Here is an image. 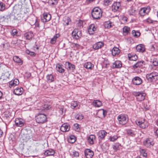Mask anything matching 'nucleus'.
Wrapping results in <instances>:
<instances>
[{"instance_id":"nucleus-48","label":"nucleus","mask_w":158,"mask_h":158,"mask_svg":"<svg viewBox=\"0 0 158 158\" xmlns=\"http://www.w3.org/2000/svg\"><path fill=\"white\" fill-rule=\"evenodd\" d=\"M49 106L47 104H44V105L41 106L40 110L42 111H46L49 109Z\"/></svg>"},{"instance_id":"nucleus-51","label":"nucleus","mask_w":158,"mask_h":158,"mask_svg":"<svg viewBox=\"0 0 158 158\" xmlns=\"http://www.w3.org/2000/svg\"><path fill=\"white\" fill-rule=\"evenodd\" d=\"M49 3L52 5H56L58 3V0H49Z\"/></svg>"},{"instance_id":"nucleus-34","label":"nucleus","mask_w":158,"mask_h":158,"mask_svg":"<svg viewBox=\"0 0 158 158\" xmlns=\"http://www.w3.org/2000/svg\"><path fill=\"white\" fill-rule=\"evenodd\" d=\"M60 35L59 34H57L55 35L54 37L52 38L50 40V43L52 44H55L56 41V40L60 37Z\"/></svg>"},{"instance_id":"nucleus-31","label":"nucleus","mask_w":158,"mask_h":158,"mask_svg":"<svg viewBox=\"0 0 158 158\" xmlns=\"http://www.w3.org/2000/svg\"><path fill=\"white\" fill-rule=\"evenodd\" d=\"M93 104L94 107H99L102 105V103L100 100H96L93 101Z\"/></svg>"},{"instance_id":"nucleus-59","label":"nucleus","mask_w":158,"mask_h":158,"mask_svg":"<svg viewBox=\"0 0 158 158\" xmlns=\"http://www.w3.org/2000/svg\"><path fill=\"white\" fill-rule=\"evenodd\" d=\"M27 54L32 56H35V53L33 52H27Z\"/></svg>"},{"instance_id":"nucleus-41","label":"nucleus","mask_w":158,"mask_h":158,"mask_svg":"<svg viewBox=\"0 0 158 158\" xmlns=\"http://www.w3.org/2000/svg\"><path fill=\"white\" fill-rule=\"evenodd\" d=\"M47 80L48 82L50 83L54 81V78L52 74H49L47 76Z\"/></svg>"},{"instance_id":"nucleus-24","label":"nucleus","mask_w":158,"mask_h":158,"mask_svg":"<svg viewBox=\"0 0 158 158\" xmlns=\"http://www.w3.org/2000/svg\"><path fill=\"white\" fill-rule=\"evenodd\" d=\"M23 89L22 87H18L15 89L14 91V93L17 95H20L23 93Z\"/></svg>"},{"instance_id":"nucleus-56","label":"nucleus","mask_w":158,"mask_h":158,"mask_svg":"<svg viewBox=\"0 0 158 158\" xmlns=\"http://www.w3.org/2000/svg\"><path fill=\"white\" fill-rule=\"evenodd\" d=\"M82 24H83L82 21L80 20H79L78 21V22L77 23L78 26L79 27L81 28V27H83Z\"/></svg>"},{"instance_id":"nucleus-4","label":"nucleus","mask_w":158,"mask_h":158,"mask_svg":"<svg viewBox=\"0 0 158 158\" xmlns=\"http://www.w3.org/2000/svg\"><path fill=\"white\" fill-rule=\"evenodd\" d=\"M37 123H44L47 121V117L44 113H39L35 117Z\"/></svg>"},{"instance_id":"nucleus-35","label":"nucleus","mask_w":158,"mask_h":158,"mask_svg":"<svg viewBox=\"0 0 158 158\" xmlns=\"http://www.w3.org/2000/svg\"><path fill=\"white\" fill-rule=\"evenodd\" d=\"M13 60L15 62L17 63L20 64L21 65L23 64V61L18 56H14L13 57Z\"/></svg>"},{"instance_id":"nucleus-52","label":"nucleus","mask_w":158,"mask_h":158,"mask_svg":"<svg viewBox=\"0 0 158 158\" xmlns=\"http://www.w3.org/2000/svg\"><path fill=\"white\" fill-rule=\"evenodd\" d=\"M70 155L71 156H73L74 157H77L79 156V153L78 152L74 151L70 153Z\"/></svg>"},{"instance_id":"nucleus-13","label":"nucleus","mask_w":158,"mask_h":158,"mask_svg":"<svg viewBox=\"0 0 158 158\" xmlns=\"http://www.w3.org/2000/svg\"><path fill=\"white\" fill-rule=\"evenodd\" d=\"M121 8L120 3L119 2L114 3L112 6V10L114 12L119 11L121 9Z\"/></svg>"},{"instance_id":"nucleus-15","label":"nucleus","mask_w":158,"mask_h":158,"mask_svg":"<svg viewBox=\"0 0 158 158\" xmlns=\"http://www.w3.org/2000/svg\"><path fill=\"white\" fill-rule=\"evenodd\" d=\"M65 67L68 70L73 71L75 69V66L69 62H66L65 64Z\"/></svg>"},{"instance_id":"nucleus-10","label":"nucleus","mask_w":158,"mask_h":158,"mask_svg":"<svg viewBox=\"0 0 158 158\" xmlns=\"http://www.w3.org/2000/svg\"><path fill=\"white\" fill-rule=\"evenodd\" d=\"M28 17V13L24 12L21 13L18 16V19L22 23H23L26 21Z\"/></svg>"},{"instance_id":"nucleus-49","label":"nucleus","mask_w":158,"mask_h":158,"mask_svg":"<svg viewBox=\"0 0 158 158\" xmlns=\"http://www.w3.org/2000/svg\"><path fill=\"white\" fill-rule=\"evenodd\" d=\"M120 146V144L118 143H117L113 145V149L116 151L119 149V147Z\"/></svg>"},{"instance_id":"nucleus-53","label":"nucleus","mask_w":158,"mask_h":158,"mask_svg":"<svg viewBox=\"0 0 158 158\" xmlns=\"http://www.w3.org/2000/svg\"><path fill=\"white\" fill-rule=\"evenodd\" d=\"M145 21L148 23H153L154 22H155V21H154L152 19L150 18H148L146 19Z\"/></svg>"},{"instance_id":"nucleus-47","label":"nucleus","mask_w":158,"mask_h":158,"mask_svg":"<svg viewBox=\"0 0 158 158\" xmlns=\"http://www.w3.org/2000/svg\"><path fill=\"white\" fill-rule=\"evenodd\" d=\"M58 108L59 109V112L60 114H62L64 113L65 112L66 110L64 108L63 106H59Z\"/></svg>"},{"instance_id":"nucleus-30","label":"nucleus","mask_w":158,"mask_h":158,"mask_svg":"<svg viewBox=\"0 0 158 158\" xmlns=\"http://www.w3.org/2000/svg\"><path fill=\"white\" fill-rule=\"evenodd\" d=\"M136 49L138 52H143L145 51V48L144 45L140 44L137 46Z\"/></svg>"},{"instance_id":"nucleus-19","label":"nucleus","mask_w":158,"mask_h":158,"mask_svg":"<svg viewBox=\"0 0 158 158\" xmlns=\"http://www.w3.org/2000/svg\"><path fill=\"white\" fill-rule=\"evenodd\" d=\"M122 66V62L119 60H116L113 64L112 67L113 68H120Z\"/></svg>"},{"instance_id":"nucleus-55","label":"nucleus","mask_w":158,"mask_h":158,"mask_svg":"<svg viewBox=\"0 0 158 158\" xmlns=\"http://www.w3.org/2000/svg\"><path fill=\"white\" fill-rule=\"evenodd\" d=\"M18 33V32L16 29H13L11 32V34L13 36L16 35Z\"/></svg>"},{"instance_id":"nucleus-57","label":"nucleus","mask_w":158,"mask_h":158,"mask_svg":"<svg viewBox=\"0 0 158 158\" xmlns=\"http://www.w3.org/2000/svg\"><path fill=\"white\" fill-rule=\"evenodd\" d=\"M112 0H105V3L106 5L108 6L111 3Z\"/></svg>"},{"instance_id":"nucleus-5","label":"nucleus","mask_w":158,"mask_h":158,"mask_svg":"<svg viewBox=\"0 0 158 158\" xmlns=\"http://www.w3.org/2000/svg\"><path fill=\"white\" fill-rule=\"evenodd\" d=\"M117 119L120 124L124 125L127 122V116L125 114H122L118 116Z\"/></svg>"},{"instance_id":"nucleus-25","label":"nucleus","mask_w":158,"mask_h":158,"mask_svg":"<svg viewBox=\"0 0 158 158\" xmlns=\"http://www.w3.org/2000/svg\"><path fill=\"white\" fill-rule=\"evenodd\" d=\"M96 28L94 24H91L89 26L88 29V31L90 34H93L96 30Z\"/></svg>"},{"instance_id":"nucleus-1","label":"nucleus","mask_w":158,"mask_h":158,"mask_svg":"<svg viewBox=\"0 0 158 158\" xmlns=\"http://www.w3.org/2000/svg\"><path fill=\"white\" fill-rule=\"evenodd\" d=\"M135 122L137 125L142 129H145L149 125L148 121L144 118H139L136 120Z\"/></svg>"},{"instance_id":"nucleus-32","label":"nucleus","mask_w":158,"mask_h":158,"mask_svg":"<svg viewBox=\"0 0 158 158\" xmlns=\"http://www.w3.org/2000/svg\"><path fill=\"white\" fill-rule=\"evenodd\" d=\"M55 152L52 149H50L46 150L44 153V154L46 156H52L54 154Z\"/></svg>"},{"instance_id":"nucleus-54","label":"nucleus","mask_w":158,"mask_h":158,"mask_svg":"<svg viewBox=\"0 0 158 158\" xmlns=\"http://www.w3.org/2000/svg\"><path fill=\"white\" fill-rule=\"evenodd\" d=\"M99 113L102 114L103 116L105 117L107 111L103 109H101L99 110Z\"/></svg>"},{"instance_id":"nucleus-45","label":"nucleus","mask_w":158,"mask_h":158,"mask_svg":"<svg viewBox=\"0 0 158 158\" xmlns=\"http://www.w3.org/2000/svg\"><path fill=\"white\" fill-rule=\"evenodd\" d=\"M113 24L111 22L108 21L106 22L104 24L105 27L107 28H110L112 27Z\"/></svg>"},{"instance_id":"nucleus-61","label":"nucleus","mask_w":158,"mask_h":158,"mask_svg":"<svg viewBox=\"0 0 158 158\" xmlns=\"http://www.w3.org/2000/svg\"><path fill=\"white\" fill-rule=\"evenodd\" d=\"M122 20L124 21V22L126 23L127 22V18L126 17L123 16L122 18Z\"/></svg>"},{"instance_id":"nucleus-27","label":"nucleus","mask_w":158,"mask_h":158,"mask_svg":"<svg viewBox=\"0 0 158 158\" xmlns=\"http://www.w3.org/2000/svg\"><path fill=\"white\" fill-rule=\"evenodd\" d=\"M120 52V50L117 47H114L112 50V54L113 56H118Z\"/></svg>"},{"instance_id":"nucleus-9","label":"nucleus","mask_w":158,"mask_h":158,"mask_svg":"<svg viewBox=\"0 0 158 158\" xmlns=\"http://www.w3.org/2000/svg\"><path fill=\"white\" fill-rule=\"evenodd\" d=\"M81 31L78 29H75L72 32V36L73 39H78L81 36Z\"/></svg>"},{"instance_id":"nucleus-12","label":"nucleus","mask_w":158,"mask_h":158,"mask_svg":"<svg viewBox=\"0 0 158 158\" xmlns=\"http://www.w3.org/2000/svg\"><path fill=\"white\" fill-rule=\"evenodd\" d=\"M15 123L16 126L22 127L24 125L25 121L21 118H16L15 120Z\"/></svg>"},{"instance_id":"nucleus-44","label":"nucleus","mask_w":158,"mask_h":158,"mask_svg":"<svg viewBox=\"0 0 158 158\" xmlns=\"http://www.w3.org/2000/svg\"><path fill=\"white\" fill-rule=\"evenodd\" d=\"M130 31V28L127 27L125 26L123 29V31L124 34L125 35H128Z\"/></svg>"},{"instance_id":"nucleus-22","label":"nucleus","mask_w":158,"mask_h":158,"mask_svg":"<svg viewBox=\"0 0 158 158\" xmlns=\"http://www.w3.org/2000/svg\"><path fill=\"white\" fill-rule=\"evenodd\" d=\"M70 126L67 123L63 124L60 127V130L63 132L68 131L70 129Z\"/></svg>"},{"instance_id":"nucleus-37","label":"nucleus","mask_w":158,"mask_h":158,"mask_svg":"<svg viewBox=\"0 0 158 158\" xmlns=\"http://www.w3.org/2000/svg\"><path fill=\"white\" fill-rule=\"evenodd\" d=\"M84 67L87 69H91L94 66V65L90 62H87L84 65Z\"/></svg>"},{"instance_id":"nucleus-36","label":"nucleus","mask_w":158,"mask_h":158,"mask_svg":"<svg viewBox=\"0 0 158 158\" xmlns=\"http://www.w3.org/2000/svg\"><path fill=\"white\" fill-rule=\"evenodd\" d=\"M68 140V142L70 143H73L76 140V137L74 135H71L69 136Z\"/></svg>"},{"instance_id":"nucleus-46","label":"nucleus","mask_w":158,"mask_h":158,"mask_svg":"<svg viewBox=\"0 0 158 158\" xmlns=\"http://www.w3.org/2000/svg\"><path fill=\"white\" fill-rule=\"evenodd\" d=\"M120 137L118 136L117 135H114L113 136H110L109 138V140L112 142H114L117 140Z\"/></svg>"},{"instance_id":"nucleus-39","label":"nucleus","mask_w":158,"mask_h":158,"mask_svg":"<svg viewBox=\"0 0 158 158\" xmlns=\"http://www.w3.org/2000/svg\"><path fill=\"white\" fill-rule=\"evenodd\" d=\"M75 118L77 120H81L84 117V115L81 113H77L75 115Z\"/></svg>"},{"instance_id":"nucleus-63","label":"nucleus","mask_w":158,"mask_h":158,"mask_svg":"<svg viewBox=\"0 0 158 158\" xmlns=\"http://www.w3.org/2000/svg\"><path fill=\"white\" fill-rule=\"evenodd\" d=\"M26 74L27 75L25 76V77H26L27 78H29L31 76V74L30 73H27Z\"/></svg>"},{"instance_id":"nucleus-26","label":"nucleus","mask_w":158,"mask_h":158,"mask_svg":"<svg viewBox=\"0 0 158 158\" xmlns=\"http://www.w3.org/2000/svg\"><path fill=\"white\" fill-rule=\"evenodd\" d=\"M24 36L26 39L28 40L31 39L34 36L33 32L31 31L27 32L24 34Z\"/></svg>"},{"instance_id":"nucleus-2","label":"nucleus","mask_w":158,"mask_h":158,"mask_svg":"<svg viewBox=\"0 0 158 158\" xmlns=\"http://www.w3.org/2000/svg\"><path fill=\"white\" fill-rule=\"evenodd\" d=\"M91 15L94 19H99L102 16V11L101 9L98 7L94 8L92 10Z\"/></svg>"},{"instance_id":"nucleus-11","label":"nucleus","mask_w":158,"mask_h":158,"mask_svg":"<svg viewBox=\"0 0 158 158\" xmlns=\"http://www.w3.org/2000/svg\"><path fill=\"white\" fill-rule=\"evenodd\" d=\"M51 19V15L48 13H44L41 17L42 21L44 23H46L49 21Z\"/></svg>"},{"instance_id":"nucleus-21","label":"nucleus","mask_w":158,"mask_h":158,"mask_svg":"<svg viewBox=\"0 0 158 158\" xmlns=\"http://www.w3.org/2000/svg\"><path fill=\"white\" fill-rule=\"evenodd\" d=\"M80 105L77 101H73L71 103V107L73 109H78L80 108Z\"/></svg>"},{"instance_id":"nucleus-20","label":"nucleus","mask_w":158,"mask_h":158,"mask_svg":"<svg viewBox=\"0 0 158 158\" xmlns=\"http://www.w3.org/2000/svg\"><path fill=\"white\" fill-rule=\"evenodd\" d=\"M133 84L135 85H139L142 84V79L138 77H135L132 80Z\"/></svg>"},{"instance_id":"nucleus-29","label":"nucleus","mask_w":158,"mask_h":158,"mask_svg":"<svg viewBox=\"0 0 158 158\" xmlns=\"http://www.w3.org/2000/svg\"><path fill=\"white\" fill-rule=\"evenodd\" d=\"M95 138L96 137L94 135H91L88 137V141L90 144H94Z\"/></svg>"},{"instance_id":"nucleus-6","label":"nucleus","mask_w":158,"mask_h":158,"mask_svg":"<svg viewBox=\"0 0 158 158\" xmlns=\"http://www.w3.org/2000/svg\"><path fill=\"white\" fill-rule=\"evenodd\" d=\"M134 95L136 98V100L138 101H142L143 100L146 96V94L141 92H135Z\"/></svg>"},{"instance_id":"nucleus-23","label":"nucleus","mask_w":158,"mask_h":158,"mask_svg":"<svg viewBox=\"0 0 158 158\" xmlns=\"http://www.w3.org/2000/svg\"><path fill=\"white\" fill-rule=\"evenodd\" d=\"M19 84V81L18 79H15L13 80H12L9 82V87L10 88L14 87Z\"/></svg>"},{"instance_id":"nucleus-40","label":"nucleus","mask_w":158,"mask_h":158,"mask_svg":"<svg viewBox=\"0 0 158 158\" xmlns=\"http://www.w3.org/2000/svg\"><path fill=\"white\" fill-rule=\"evenodd\" d=\"M145 64V62L143 61H141L137 62L136 64L133 66L134 68H136L138 67L142 66Z\"/></svg>"},{"instance_id":"nucleus-33","label":"nucleus","mask_w":158,"mask_h":158,"mask_svg":"<svg viewBox=\"0 0 158 158\" xmlns=\"http://www.w3.org/2000/svg\"><path fill=\"white\" fill-rule=\"evenodd\" d=\"M128 58L129 60L136 61L137 60L138 57L135 54L129 53L128 54Z\"/></svg>"},{"instance_id":"nucleus-7","label":"nucleus","mask_w":158,"mask_h":158,"mask_svg":"<svg viewBox=\"0 0 158 158\" xmlns=\"http://www.w3.org/2000/svg\"><path fill=\"white\" fill-rule=\"evenodd\" d=\"M150 10L149 6H148L140 8L139 10V14L141 16H143L146 15H147L149 13Z\"/></svg>"},{"instance_id":"nucleus-62","label":"nucleus","mask_w":158,"mask_h":158,"mask_svg":"<svg viewBox=\"0 0 158 158\" xmlns=\"http://www.w3.org/2000/svg\"><path fill=\"white\" fill-rule=\"evenodd\" d=\"M67 20H68L66 22H65L64 23V25L67 26L69 25V21H68V20L70 19L68 17H67Z\"/></svg>"},{"instance_id":"nucleus-16","label":"nucleus","mask_w":158,"mask_h":158,"mask_svg":"<svg viewBox=\"0 0 158 158\" xmlns=\"http://www.w3.org/2000/svg\"><path fill=\"white\" fill-rule=\"evenodd\" d=\"M150 61L154 66L158 65V56H154L151 57Z\"/></svg>"},{"instance_id":"nucleus-28","label":"nucleus","mask_w":158,"mask_h":158,"mask_svg":"<svg viewBox=\"0 0 158 158\" xmlns=\"http://www.w3.org/2000/svg\"><path fill=\"white\" fill-rule=\"evenodd\" d=\"M56 69L57 71L61 73H63L65 71L63 68V65L59 64H56Z\"/></svg>"},{"instance_id":"nucleus-58","label":"nucleus","mask_w":158,"mask_h":158,"mask_svg":"<svg viewBox=\"0 0 158 158\" xmlns=\"http://www.w3.org/2000/svg\"><path fill=\"white\" fill-rule=\"evenodd\" d=\"M141 153L143 156L144 157H146L147 156V153L145 152V151L143 150H142L141 152Z\"/></svg>"},{"instance_id":"nucleus-17","label":"nucleus","mask_w":158,"mask_h":158,"mask_svg":"<svg viewBox=\"0 0 158 158\" xmlns=\"http://www.w3.org/2000/svg\"><path fill=\"white\" fill-rule=\"evenodd\" d=\"M107 133L105 130H101L98 133V136L99 139H102L104 138Z\"/></svg>"},{"instance_id":"nucleus-42","label":"nucleus","mask_w":158,"mask_h":158,"mask_svg":"<svg viewBox=\"0 0 158 158\" xmlns=\"http://www.w3.org/2000/svg\"><path fill=\"white\" fill-rule=\"evenodd\" d=\"M127 134L129 135L132 136H134L136 134L135 131H133L131 129H128L127 130Z\"/></svg>"},{"instance_id":"nucleus-50","label":"nucleus","mask_w":158,"mask_h":158,"mask_svg":"<svg viewBox=\"0 0 158 158\" xmlns=\"http://www.w3.org/2000/svg\"><path fill=\"white\" fill-rule=\"evenodd\" d=\"M73 128L75 131L77 132H79L80 131V128L79 127V125L77 124H75L73 125Z\"/></svg>"},{"instance_id":"nucleus-64","label":"nucleus","mask_w":158,"mask_h":158,"mask_svg":"<svg viewBox=\"0 0 158 158\" xmlns=\"http://www.w3.org/2000/svg\"><path fill=\"white\" fill-rule=\"evenodd\" d=\"M155 135L158 137V129L156 130L155 131Z\"/></svg>"},{"instance_id":"nucleus-60","label":"nucleus","mask_w":158,"mask_h":158,"mask_svg":"<svg viewBox=\"0 0 158 158\" xmlns=\"http://www.w3.org/2000/svg\"><path fill=\"white\" fill-rule=\"evenodd\" d=\"M34 25L35 27H39V21L37 19H36Z\"/></svg>"},{"instance_id":"nucleus-43","label":"nucleus","mask_w":158,"mask_h":158,"mask_svg":"<svg viewBox=\"0 0 158 158\" xmlns=\"http://www.w3.org/2000/svg\"><path fill=\"white\" fill-rule=\"evenodd\" d=\"M6 9L5 3L2 2H0V11L2 12Z\"/></svg>"},{"instance_id":"nucleus-18","label":"nucleus","mask_w":158,"mask_h":158,"mask_svg":"<svg viewBox=\"0 0 158 158\" xmlns=\"http://www.w3.org/2000/svg\"><path fill=\"white\" fill-rule=\"evenodd\" d=\"M104 44L102 42H98L94 44L93 46V48L94 50H98L101 48L103 46Z\"/></svg>"},{"instance_id":"nucleus-3","label":"nucleus","mask_w":158,"mask_h":158,"mask_svg":"<svg viewBox=\"0 0 158 158\" xmlns=\"http://www.w3.org/2000/svg\"><path fill=\"white\" fill-rule=\"evenodd\" d=\"M147 79L149 81L151 82H155L158 80V73L154 72L146 75Z\"/></svg>"},{"instance_id":"nucleus-8","label":"nucleus","mask_w":158,"mask_h":158,"mask_svg":"<svg viewBox=\"0 0 158 158\" xmlns=\"http://www.w3.org/2000/svg\"><path fill=\"white\" fill-rule=\"evenodd\" d=\"M154 142L152 138L146 139L143 142V144L147 148H150L153 146Z\"/></svg>"},{"instance_id":"nucleus-14","label":"nucleus","mask_w":158,"mask_h":158,"mask_svg":"<svg viewBox=\"0 0 158 158\" xmlns=\"http://www.w3.org/2000/svg\"><path fill=\"white\" fill-rule=\"evenodd\" d=\"M84 152L86 158H92L94 156L93 151L89 149H85Z\"/></svg>"},{"instance_id":"nucleus-38","label":"nucleus","mask_w":158,"mask_h":158,"mask_svg":"<svg viewBox=\"0 0 158 158\" xmlns=\"http://www.w3.org/2000/svg\"><path fill=\"white\" fill-rule=\"evenodd\" d=\"M132 34L134 37L136 38L139 37L140 35V33L139 31L135 30L132 31Z\"/></svg>"}]
</instances>
